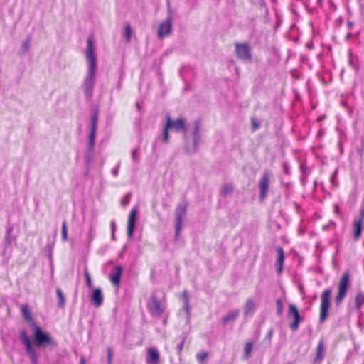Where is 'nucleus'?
I'll use <instances>...</instances> for the list:
<instances>
[{"label":"nucleus","mask_w":364,"mask_h":364,"mask_svg":"<svg viewBox=\"0 0 364 364\" xmlns=\"http://www.w3.org/2000/svg\"><path fill=\"white\" fill-rule=\"evenodd\" d=\"M272 176L269 171H264L259 181V200L263 201L267 195Z\"/></svg>","instance_id":"obj_10"},{"label":"nucleus","mask_w":364,"mask_h":364,"mask_svg":"<svg viewBox=\"0 0 364 364\" xmlns=\"http://www.w3.org/2000/svg\"><path fill=\"white\" fill-rule=\"evenodd\" d=\"M56 294L58 299V307L63 308L65 304V299L63 291L60 289L58 288L56 289Z\"/></svg>","instance_id":"obj_27"},{"label":"nucleus","mask_w":364,"mask_h":364,"mask_svg":"<svg viewBox=\"0 0 364 364\" xmlns=\"http://www.w3.org/2000/svg\"><path fill=\"white\" fill-rule=\"evenodd\" d=\"M138 214V209L136 207H134L129 213L127 223V236L129 238H132L134 235V232L136 228V217Z\"/></svg>","instance_id":"obj_12"},{"label":"nucleus","mask_w":364,"mask_h":364,"mask_svg":"<svg viewBox=\"0 0 364 364\" xmlns=\"http://www.w3.org/2000/svg\"><path fill=\"white\" fill-rule=\"evenodd\" d=\"M277 314L281 316L284 311L283 301L281 299H277L276 301Z\"/></svg>","instance_id":"obj_32"},{"label":"nucleus","mask_w":364,"mask_h":364,"mask_svg":"<svg viewBox=\"0 0 364 364\" xmlns=\"http://www.w3.org/2000/svg\"><path fill=\"white\" fill-rule=\"evenodd\" d=\"M12 232V228H7L6 230V240L8 242H10L9 241V235Z\"/></svg>","instance_id":"obj_46"},{"label":"nucleus","mask_w":364,"mask_h":364,"mask_svg":"<svg viewBox=\"0 0 364 364\" xmlns=\"http://www.w3.org/2000/svg\"><path fill=\"white\" fill-rule=\"evenodd\" d=\"M68 240V230L66 223L64 221L62 225V240L66 241Z\"/></svg>","instance_id":"obj_34"},{"label":"nucleus","mask_w":364,"mask_h":364,"mask_svg":"<svg viewBox=\"0 0 364 364\" xmlns=\"http://www.w3.org/2000/svg\"><path fill=\"white\" fill-rule=\"evenodd\" d=\"M252 130L255 131L260 127V123L255 118L251 119Z\"/></svg>","instance_id":"obj_37"},{"label":"nucleus","mask_w":364,"mask_h":364,"mask_svg":"<svg viewBox=\"0 0 364 364\" xmlns=\"http://www.w3.org/2000/svg\"><path fill=\"white\" fill-rule=\"evenodd\" d=\"M347 25H348V28L351 29L352 27L353 26V23L352 21H348Z\"/></svg>","instance_id":"obj_51"},{"label":"nucleus","mask_w":364,"mask_h":364,"mask_svg":"<svg viewBox=\"0 0 364 364\" xmlns=\"http://www.w3.org/2000/svg\"><path fill=\"white\" fill-rule=\"evenodd\" d=\"M349 64L350 65L351 67L355 68V65L354 64V62H353V60L351 58L349 60Z\"/></svg>","instance_id":"obj_52"},{"label":"nucleus","mask_w":364,"mask_h":364,"mask_svg":"<svg viewBox=\"0 0 364 364\" xmlns=\"http://www.w3.org/2000/svg\"><path fill=\"white\" fill-rule=\"evenodd\" d=\"M354 220L364 223V205H362L359 216Z\"/></svg>","instance_id":"obj_40"},{"label":"nucleus","mask_w":364,"mask_h":364,"mask_svg":"<svg viewBox=\"0 0 364 364\" xmlns=\"http://www.w3.org/2000/svg\"><path fill=\"white\" fill-rule=\"evenodd\" d=\"M95 136H96V130H90L89 136H88V142H87V148L86 151L85 159H90V154L92 151L95 143Z\"/></svg>","instance_id":"obj_16"},{"label":"nucleus","mask_w":364,"mask_h":364,"mask_svg":"<svg viewBox=\"0 0 364 364\" xmlns=\"http://www.w3.org/2000/svg\"><path fill=\"white\" fill-rule=\"evenodd\" d=\"M240 314V309H237L230 312L222 318V322L223 324H227L230 322H234Z\"/></svg>","instance_id":"obj_20"},{"label":"nucleus","mask_w":364,"mask_h":364,"mask_svg":"<svg viewBox=\"0 0 364 364\" xmlns=\"http://www.w3.org/2000/svg\"><path fill=\"white\" fill-rule=\"evenodd\" d=\"M136 105L137 109H138L139 110H140L141 107V105H139V102H137V103L136 104Z\"/></svg>","instance_id":"obj_53"},{"label":"nucleus","mask_w":364,"mask_h":364,"mask_svg":"<svg viewBox=\"0 0 364 364\" xmlns=\"http://www.w3.org/2000/svg\"><path fill=\"white\" fill-rule=\"evenodd\" d=\"M31 37L28 36L26 40L22 42L21 46L18 51L20 55H24L29 50Z\"/></svg>","instance_id":"obj_24"},{"label":"nucleus","mask_w":364,"mask_h":364,"mask_svg":"<svg viewBox=\"0 0 364 364\" xmlns=\"http://www.w3.org/2000/svg\"><path fill=\"white\" fill-rule=\"evenodd\" d=\"M235 54L238 59L245 63H252V48L248 43H235Z\"/></svg>","instance_id":"obj_4"},{"label":"nucleus","mask_w":364,"mask_h":364,"mask_svg":"<svg viewBox=\"0 0 364 364\" xmlns=\"http://www.w3.org/2000/svg\"><path fill=\"white\" fill-rule=\"evenodd\" d=\"M54 242L52 243H48L46 247V250L49 252V257H51L52 255V250L53 247Z\"/></svg>","instance_id":"obj_43"},{"label":"nucleus","mask_w":364,"mask_h":364,"mask_svg":"<svg viewBox=\"0 0 364 364\" xmlns=\"http://www.w3.org/2000/svg\"><path fill=\"white\" fill-rule=\"evenodd\" d=\"M136 151H137V150H136V149H134V150L132 151V155L133 159H136Z\"/></svg>","instance_id":"obj_50"},{"label":"nucleus","mask_w":364,"mask_h":364,"mask_svg":"<svg viewBox=\"0 0 364 364\" xmlns=\"http://www.w3.org/2000/svg\"><path fill=\"white\" fill-rule=\"evenodd\" d=\"M172 27V17L168 15L167 18L159 24L157 35L159 38H163L170 34Z\"/></svg>","instance_id":"obj_11"},{"label":"nucleus","mask_w":364,"mask_h":364,"mask_svg":"<svg viewBox=\"0 0 364 364\" xmlns=\"http://www.w3.org/2000/svg\"><path fill=\"white\" fill-rule=\"evenodd\" d=\"M85 55L87 62V72L83 80L82 87L86 100H90L92 97L93 89L96 83L97 70V55L95 53L92 40L90 38L87 41Z\"/></svg>","instance_id":"obj_2"},{"label":"nucleus","mask_w":364,"mask_h":364,"mask_svg":"<svg viewBox=\"0 0 364 364\" xmlns=\"http://www.w3.org/2000/svg\"><path fill=\"white\" fill-rule=\"evenodd\" d=\"M21 314L23 317L28 321L32 319L31 314L28 305H22L21 308Z\"/></svg>","instance_id":"obj_25"},{"label":"nucleus","mask_w":364,"mask_h":364,"mask_svg":"<svg viewBox=\"0 0 364 364\" xmlns=\"http://www.w3.org/2000/svg\"><path fill=\"white\" fill-rule=\"evenodd\" d=\"M84 274H85V282H86L87 286L89 288L92 287V279H91V277H90V274L88 272V270H87V267L85 268Z\"/></svg>","instance_id":"obj_33"},{"label":"nucleus","mask_w":364,"mask_h":364,"mask_svg":"<svg viewBox=\"0 0 364 364\" xmlns=\"http://www.w3.org/2000/svg\"><path fill=\"white\" fill-rule=\"evenodd\" d=\"M166 309V304L164 294L161 291H154L147 301V309L151 316L154 318H159L164 313Z\"/></svg>","instance_id":"obj_3"},{"label":"nucleus","mask_w":364,"mask_h":364,"mask_svg":"<svg viewBox=\"0 0 364 364\" xmlns=\"http://www.w3.org/2000/svg\"><path fill=\"white\" fill-rule=\"evenodd\" d=\"M201 128V122L199 119L194 120L192 123V127L186 124L185 119L178 117L176 119H172L170 114H166V123L163 128L161 141L167 144L169 141V130H173L176 133L183 132L184 140V150L189 154H194L198 150V146L201 141L200 130Z\"/></svg>","instance_id":"obj_1"},{"label":"nucleus","mask_w":364,"mask_h":364,"mask_svg":"<svg viewBox=\"0 0 364 364\" xmlns=\"http://www.w3.org/2000/svg\"><path fill=\"white\" fill-rule=\"evenodd\" d=\"M287 364H292V363H287Z\"/></svg>","instance_id":"obj_60"},{"label":"nucleus","mask_w":364,"mask_h":364,"mask_svg":"<svg viewBox=\"0 0 364 364\" xmlns=\"http://www.w3.org/2000/svg\"><path fill=\"white\" fill-rule=\"evenodd\" d=\"M183 345H184V340H183L180 343H178L177 345V350H178V354H180L181 352L183 350Z\"/></svg>","instance_id":"obj_45"},{"label":"nucleus","mask_w":364,"mask_h":364,"mask_svg":"<svg viewBox=\"0 0 364 364\" xmlns=\"http://www.w3.org/2000/svg\"><path fill=\"white\" fill-rule=\"evenodd\" d=\"M132 32V30L131 25L129 23H127L125 26L124 30V37L127 42H129L131 40Z\"/></svg>","instance_id":"obj_30"},{"label":"nucleus","mask_w":364,"mask_h":364,"mask_svg":"<svg viewBox=\"0 0 364 364\" xmlns=\"http://www.w3.org/2000/svg\"><path fill=\"white\" fill-rule=\"evenodd\" d=\"M276 251L277 253V272L279 274H280L282 272L283 263L284 260V253L283 249L280 247H277Z\"/></svg>","instance_id":"obj_18"},{"label":"nucleus","mask_w":364,"mask_h":364,"mask_svg":"<svg viewBox=\"0 0 364 364\" xmlns=\"http://www.w3.org/2000/svg\"><path fill=\"white\" fill-rule=\"evenodd\" d=\"M90 301L92 304L96 306H100L102 304L103 295L100 288L93 289L90 295Z\"/></svg>","instance_id":"obj_14"},{"label":"nucleus","mask_w":364,"mask_h":364,"mask_svg":"<svg viewBox=\"0 0 364 364\" xmlns=\"http://www.w3.org/2000/svg\"><path fill=\"white\" fill-rule=\"evenodd\" d=\"M130 198H131V194L130 193L126 194L121 201L122 205L123 206L127 205L129 203Z\"/></svg>","instance_id":"obj_38"},{"label":"nucleus","mask_w":364,"mask_h":364,"mask_svg":"<svg viewBox=\"0 0 364 364\" xmlns=\"http://www.w3.org/2000/svg\"><path fill=\"white\" fill-rule=\"evenodd\" d=\"M323 118H324V116H322V117H320V119H322Z\"/></svg>","instance_id":"obj_58"},{"label":"nucleus","mask_w":364,"mask_h":364,"mask_svg":"<svg viewBox=\"0 0 364 364\" xmlns=\"http://www.w3.org/2000/svg\"><path fill=\"white\" fill-rule=\"evenodd\" d=\"M300 168L302 171V172L304 173V174H307V171H306V168L305 166V164H300Z\"/></svg>","instance_id":"obj_48"},{"label":"nucleus","mask_w":364,"mask_h":364,"mask_svg":"<svg viewBox=\"0 0 364 364\" xmlns=\"http://www.w3.org/2000/svg\"><path fill=\"white\" fill-rule=\"evenodd\" d=\"M118 171H119V168H118V166H117L112 170V173L114 176H117L118 175Z\"/></svg>","instance_id":"obj_47"},{"label":"nucleus","mask_w":364,"mask_h":364,"mask_svg":"<svg viewBox=\"0 0 364 364\" xmlns=\"http://www.w3.org/2000/svg\"><path fill=\"white\" fill-rule=\"evenodd\" d=\"M33 339L35 344L38 346H44L46 345H50L52 339L49 334L44 332L40 326H34Z\"/></svg>","instance_id":"obj_6"},{"label":"nucleus","mask_w":364,"mask_h":364,"mask_svg":"<svg viewBox=\"0 0 364 364\" xmlns=\"http://www.w3.org/2000/svg\"><path fill=\"white\" fill-rule=\"evenodd\" d=\"M323 118H324V116H322V117H320V119H322Z\"/></svg>","instance_id":"obj_59"},{"label":"nucleus","mask_w":364,"mask_h":364,"mask_svg":"<svg viewBox=\"0 0 364 364\" xmlns=\"http://www.w3.org/2000/svg\"><path fill=\"white\" fill-rule=\"evenodd\" d=\"M187 208L186 204H179L175 212L176 224H175V237L177 238L182 228L183 223L186 218Z\"/></svg>","instance_id":"obj_9"},{"label":"nucleus","mask_w":364,"mask_h":364,"mask_svg":"<svg viewBox=\"0 0 364 364\" xmlns=\"http://www.w3.org/2000/svg\"><path fill=\"white\" fill-rule=\"evenodd\" d=\"M159 360V353L154 348H150L147 351L146 361L148 364H158Z\"/></svg>","instance_id":"obj_15"},{"label":"nucleus","mask_w":364,"mask_h":364,"mask_svg":"<svg viewBox=\"0 0 364 364\" xmlns=\"http://www.w3.org/2000/svg\"><path fill=\"white\" fill-rule=\"evenodd\" d=\"M207 357H208V353L206 352L198 353L196 355L197 360L200 363H203Z\"/></svg>","instance_id":"obj_36"},{"label":"nucleus","mask_w":364,"mask_h":364,"mask_svg":"<svg viewBox=\"0 0 364 364\" xmlns=\"http://www.w3.org/2000/svg\"><path fill=\"white\" fill-rule=\"evenodd\" d=\"M287 318L292 320V321L289 323V328L291 330L293 331H296L303 318L300 316L299 311L296 305L293 304H289Z\"/></svg>","instance_id":"obj_8"},{"label":"nucleus","mask_w":364,"mask_h":364,"mask_svg":"<svg viewBox=\"0 0 364 364\" xmlns=\"http://www.w3.org/2000/svg\"><path fill=\"white\" fill-rule=\"evenodd\" d=\"M354 220L364 223V205H362L359 216Z\"/></svg>","instance_id":"obj_39"},{"label":"nucleus","mask_w":364,"mask_h":364,"mask_svg":"<svg viewBox=\"0 0 364 364\" xmlns=\"http://www.w3.org/2000/svg\"><path fill=\"white\" fill-rule=\"evenodd\" d=\"M336 212L338 211V206H336Z\"/></svg>","instance_id":"obj_55"},{"label":"nucleus","mask_w":364,"mask_h":364,"mask_svg":"<svg viewBox=\"0 0 364 364\" xmlns=\"http://www.w3.org/2000/svg\"><path fill=\"white\" fill-rule=\"evenodd\" d=\"M331 291L329 289L324 290L321 296V306H320V317L319 321L321 323H323L328 314V309L330 307V298H331Z\"/></svg>","instance_id":"obj_7"},{"label":"nucleus","mask_w":364,"mask_h":364,"mask_svg":"<svg viewBox=\"0 0 364 364\" xmlns=\"http://www.w3.org/2000/svg\"><path fill=\"white\" fill-rule=\"evenodd\" d=\"M355 308L356 310H360L362 306L364 304V292L359 291L355 299Z\"/></svg>","instance_id":"obj_23"},{"label":"nucleus","mask_w":364,"mask_h":364,"mask_svg":"<svg viewBox=\"0 0 364 364\" xmlns=\"http://www.w3.org/2000/svg\"><path fill=\"white\" fill-rule=\"evenodd\" d=\"M346 293H347L346 291L338 290V293L336 297V302L337 304H339L340 302H341L343 300Z\"/></svg>","instance_id":"obj_35"},{"label":"nucleus","mask_w":364,"mask_h":364,"mask_svg":"<svg viewBox=\"0 0 364 364\" xmlns=\"http://www.w3.org/2000/svg\"><path fill=\"white\" fill-rule=\"evenodd\" d=\"M98 113L97 111H93L91 115V127L90 129L97 130Z\"/></svg>","instance_id":"obj_29"},{"label":"nucleus","mask_w":364,"mask_h":364,"mask_svg":"<svg viewBox=\"0 0 364 364\" xmlns=\"http://www.w3.org/2000/svg\"><path fill=\"white\" fill-rule=\"evenodd\" d=\"M256 310V304L252 299H248L244 305L245 317L251 316Z\"/></svg>","instance_id":"obj_17"},{"label":"nucleus","mask_w":364,"mask_h":364,"mask_svg":"<svg viewBox=\"0 0 364 364\" xmlns=\"http://www.w3.org/2000/svg\"><path fill=\"white\" fill-rule=\"evenodd\" d=\"M324 353V346L322 341H320L317 346V353H316V360L322 359L323 357Z\"/></svg>","instance_id":"obj_31"},{"label":"nucleus","mask_w":364,"mask_h":364,"mask_svg":"<svg viewBox=\"0 0 364 364\" xmlns=\"http://www.w3.org/2000/svg\"><path fill=\"white\" fill-rule=\"evenodd\" d=\"M111 225H112V237H114V230H115V224H114V222H112L111 223Z\"/></svg>","instance_id":"obj_49"},{"label":"nucleus","mask_w":364,"mask_h":364,"mask_svg":"<svg viewBox=\"0 0 364 364\" xmlns=\"http://www.w3.org/2000/svg\"><path fill=\"white\" fill-rule=\"evenodd\" d=\"M337 173H338V170L336 169L331 176V183H332L333 186L337 185V182H336Z\"/></svg>","instance_id":"obj_41"},{"label":"nucleus","mask_w":364,"mask_h":364,"mask_svg":"<svg viewBox=\"0 0 364 364\" xmlns=\"http://www.w3.org/2000/svg\"><path fill=\"white\" fill-rule=\"evenodd\" d=\"M181 298H182V300L183 302V309L185 310V311L187 314V316L189 317L191 308H190V305H189L188 291L186 290H184L183 291Z\"/></svg>","instance_id":"obj_22"},{"label":"nucleus","mask_w":364,"mask_h":364,"mask_svg":"<svg viewBox=\"0 0 364 364\" xmlns=\"http://www.w3.org/2000/svg\"><path fill=\"white\" fill-rule=\"evenodd\" d=\"M122 267L121 265L115 266L112 268L110 274L109 279L114 286H119L122 274Z\"/></svg>","instance_id":"obj_13"},{"label":"nucleus","mask_w":364,"mask_h":364,"mask_svg":"<svg viewBox=\"0 0 364 364\" xmlns=\"http://www.w3.org/2000/svg\"><path fill=\"white\" fill-rule=\"evenodd\" d=\"M323 118H324V116H322V117H320V119H322Z\"/></svg>","instance_id":"obj_56"},{"label":"nucleus","mask_w":364,"mask_h":364,"mask_svg":"<svg viewBox=\"0 0 364 364\" xmlns=\"http://www.w3.org/2000/svg\"><path fill=\"white\" fill-rule=\"evenodd\" d=\"M19 337L21 341L25 346L26 352L30 358L31 363L32 364H38V355L31 343L27 332L25 330L21 331Z\"/></svg>","instance_id":"obj_5"},{"label":"nucleus","mask_w":364,"mask_h":364,"mask_svg":"<svg viewBox=\"0 0 364 364\" xmlns=\"http://www.w3.org/2000/svg\"><path fill=\"white\" fill-rule=\"evenodd\" d=\"M350 285L349 274L346 272L343 274L338 285V290L346 291Z\"/></svg>","instance_id":"obj_21"},{"label":"nucleus","mask_w":364,"mask_h":364,"mask_svg":"<svg viewBox=\"0 0 364 364\" xmlns=\"http://www.w3.org/2000/svg\"><path fill=\"white\" fill-rule=\"evenodd\" d=\"M323 118H324V116H322V117H320V119H322Z\"/></svg>","instance_id":"obj_57"},{"label":"nucleus","mask_w":364,"mask_h":364,"mask_svg":"<svg viewBox=\"0 0 364 364\" xmlns=\"http://www.w3.org/2000/svg\"><path fill=\"white\" fill-rule=\"evenodd\" d=\"M232 186L229 183H225L222 186L220 193L223 196H226L232 192Z\"/></svg>","instance_id":"obj_28"},{"label":"nucleus","mask_w":364,"mask_h":364,"mask_svg":"<svg viewBox=\"0 0 364 364\" xmlns=\"http://www.w3.org/2000/svg\"><path fill=\"white\" fill-rule=\"evenodd\" d=\"M107 363L108 364H111L112 363V353L111 348L108 347L107 348Z\"/></svg>","instance_id":"obj_42"},{"label":"nucleus","mask_w":364,"mask_h":364,"mask_svg":"<svg viewBox=\"0 0 364 364\" xmlns=\"http://www.w3.org/2000/svg\"><path fill=\"white\" fill-rule=\"evenodd\" d=\"M331 226H336V223L330 221L328 224L323 225L322 229L323 230H327Z\"/></svg>","instance_id":"obj_44"},{"label":"nucleus","mask_w":364,"mask_h":364,"mask_svg":"<svg viewBox=\"0 0 364 364\" xmlns=\"http://www.w3.org/2000/svg\"><path fill=\"white\" fill-rule=\"evenodd\" d=\"M364 228V223L354 220L353 223V238L358 240Z\"/></svg>","instance_id":"obj_19"},{"label":"nucleus","mask_w":364,"mask_h":364,"mask_svg":"<svg viewBox=\"0 0 364 364\" xmlns=\"http://www.w3.org/2000/svg\"><path fill=\"white\" fill-rule=\"evenodd\" d=\"M319 5H321L322 0H317Z\"/></svg>","instance_id":"obj_54"},{"label":"nucleus","mask_w":364,"mask_h":364,"mask_svg":"<svg viewBox=\"0 0 364 364\" xmlns=\"http://www.w3.org/2000/svg\"><path fill=\"white\" fill-rule=\"evenodd\" d=\"M252 347H253V344L252 342H247L245 344L244 355H243L244 359L246 360L250 358V356L251 355L252 350Z\"/></svg>","instance_id":"obj_26"}]
</instances>
